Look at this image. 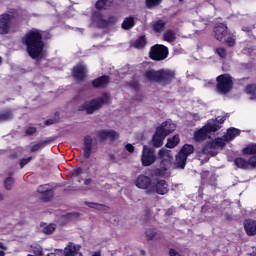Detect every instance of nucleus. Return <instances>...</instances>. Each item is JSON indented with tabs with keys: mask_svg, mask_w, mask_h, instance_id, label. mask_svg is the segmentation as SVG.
Returning <instances> with one entry per match:
<instances>
[{
	"mask_svg": "<svg viewBox=\"0 0 256 256\" xmlns=\"http://www.w3.org/2000/svg\"><path fill=\"white\" fill-rule=\"evenodd\" d=\"M193 153H195V147L191 144H184L179 151V154L186 157V159H189V156Z\"/></svg>",
	"mask_w": 256,
	"mask_h": 256,
	"instance_id": "23",
	"label": "nucleus"
},
{
	"mask_svg": "<svg viewBox=\"0 0 256 256\" xmlns=\"http://www.w3.org/2000/svg\"><path fill=\"white\" fill-rule=\"evenodd\" d=\"M249 165L252 169H256V155L251 156L249 159Z\"/></svg>",
	"mask_w": 256,
	"mask_h": 256,
	"instance_id": "50",
	"label": "nucleus"
},
{
	"mask_svg": "<svg viewBox=\"0 0 256 256\" xmlns=\"http://www.w3.org/2000/svg\"><path fill=\"white\" fill-rule=\"evenodd\" d=\"M55 229V224H48L43 228V233L45 235H53V233H55Z\"/></svg>",
	"mask_w": 256,
	"mask_h": 256,
	"instance_id": "39",
	"label": "nucleus"
},
{
	"mask_svg": "<svg viewBox=\"0 0 256 256\" xmlns=\"http://www.w3.org/2000/svg\"><path fill=\"white\" fill-rule=\"evenodd\" d=\"M22 43L31 59H43L45 51L43 30L37 28L28 30L22 38Z\"/></svg>",
	"mask_w": 256,
	"mask_h": 256,
	"instance_id": "1",
	"label": "nucleus"
},
{
	"mask_svg": "<svg viewBox=\"0 0 256 256\" xmlns=\"http://www.w3.org/2000/svg\"><path fill=\"white\" fill-rule=\"evenodd\" d=\"M179 143H181V138H179V134H176L167 139L165 147H167V149H175Z\"/></svg>",
	"mask_w": 256,
	"mask_h": 256,
	"instance_id": "27",
	"label": "nucleus"
},
{
	"mask_svg": "<svg viewBox=\"0 0 256 256\" xmlns=\"http://www.w3.org/2000/svg\"><path fill=\"white\" fill-rule=\"evenodd\" d=\"M72 77H74L78 83L85 81V79H87V66L82 63L76 64L72 68Z\"/></svg>",
	"mask_w": 256,
	"mask_h": 256,
	"instance_id": "10",
	"label": "nucleus"
},
{
	"mask_svg": "<svg viewBox=\"0 0 256 256\" xmlns=\"http://www.w3.org/2000/svg\"><path fill=\"white\" fill-rule=\"evenodd\" d=\"M26 135H35L37 133V128L33 126H29L25 130Z\"/></svg>",
	"mask_w": 256,
	"mask_h": 256,
	"instance_id": "47",
	"label": "nucleus"
},
{
	"mask_svg": "<svg viewBox=\"0 0 256 256\" xmlns=\"http://www.w3.org/2000/svg\"><path fill=\"white\" fill-rule=\"evenodd\" d=\"M0 256H5V251L0 250Z\"/></svg>",
	"mask_w": 256,
	"mask_h": 256,
	"instance_id": "62",
	"label": "nucleus"
},
{
	"mask_svg": "<svg viewBox=\"0 0 256 256\" xmlns=\"http://www.w3.org/2000/svg\"><path fill=\"white\" fill-rule=\"evenodd\" d=\"M216 123L218 125H223V123H225V117H217L216 118Z\"/></svg>",
	"mask_w": 256,
	"mask_h": 256,
	"instance_id": "56",
	"label": "nucleus"
},
{
	"mask_svg": "<svg viewBox=\"0 0 256 256\" xmlns=\"http://www.w3.org/2000/svg\"><path fill=\"white\" fill-rule=\"evenodd\" d=\"M110 83H111V76L102 75L92 80L91 85L92 87H94V89H107Z\"/></svg>",
	"mask_w": 256,
	"mask_h": 256,
	"instance_id": "14",
	"label": "nucleus"
},
{
	"mask_svg": "<svg viewBox=\"0 0 256 256\" xmlns=\"http://www.w3.org/2000/svg\"><path fill=\"white\" fill-rule=\"evenodd\" d=\"M117 23V17L115 16H109L108 19L106 20V29L109 27V25H115Z\"/></svg>",
	"mask_w": 256,
	"mask_h": 256,
	"instance_id": "46",
	"label": "nucleus"
},
{
	"mask_svg": "<svg viewBox=\"0 0 256 256\" xmlns=\"http://www.w3.org/2000/svg\"><path fill=\"white\" fill-rule=\"evenodd\" d=\"M145 235L147 241H153V239H155V235H157V232H155V230L148 229L146 230Z\"/></svg>",
	"mask_w": 256,
	"mask_h": 256,
	"instance_id": "40",
	"label": "nucleus"
},
{
	"mask_svg": "<svg viewBox=\"0 0 256 256\" xmlns=\"http://www.w3.org/2000/svg\"><path fill=\"white\" fill-rule=\"evenodd\" d=\"M173 163V157L162 158L160 162V167L163 171H167Z\"/></svg>",
	"mask_w": 256,
	"mask_h": 256,
	"instance_id": "32",
	"label": "nucleus"
},
{
	"mask_svg": "<svg viewBox=\"0 0 256 256\" xmlns=\"http://www.w3.org/2000/svg\"><path fill=\"white\" fill-rule=\"evenodd\" d=\"M213 32L217 41H223L227 37V25L219 23L214 27Z\"/></svg>",
	"mask_w": 256,
	"mask_h": 256,
	"instance_id": "17",
	"label": "nucleus"
},
{
	"mask_svg": "<svg viewBox=\"0 0 256 256\" xmlns=\"http://www.w3.org/2000/svg\"><path fill=\"white\" fill-rule=\"evenodd\" d=\"M19 21V10L9 9L6 13L0 14V35H8L13 25Z\"/></svg>",
	"mask_w": 256,
	"mask_h": 256,
	"instance_id": "4",
	"label": "nucleus"
},
{
	"mask_svg": "<svg viewBox=\"0 0 256 256\" xmlns=\"http://www.w3.org/2000/svg\"><path fill=\"white\" fill-rule=\"evenodd\" d=\"M43 187H47L46 185H40L38 187V193H41V200L44 201V203H49V201H51V199H53L54 196V192L53 189H49V190H43Z\"/></svg>",
	"mask_w": 256,
	"mask_h": 256,
	"instance_id": "19",
	"label": "nucleus"
},
{
	"mask_svg": "<svg viewBox=\"0 0 256 256\" xmlns=\"http://www.w3.org/2000/svg\"><path fill=\"white\" fill-rule=\"evenodd\" d=\"M55 123H57V119L51 118V119H47V120L44 122V125H46L47 127H49V125H55Z\"/></svg>",
	"mask_w": 256,
	"mask_h": 256,
	"instance_id": "52",
	"label": "nucleus"
},
{
	"mask_svg": "<svg viewBox=\"0 0 256 256\" xmlns=\"http://www.w3.org/2000/svg\"><path fill=\"white\" fill-rule=\"evenodd\" d=\"M48 143H49V141H47V140H42V141L38 142L37 144L32 146L31 153H35L36 151H41V149H45V147Z\"/></svg>",
	"mask_w": 256,
	"mask_h": 256,
	"instance_id": "35",
	"label": "nucleus"
},
{
	"mask_svg": "<svg viewBox=\"0 0 256 256\" xmlns=\"http://www.w3.org/2000/svg\"><path fill=\"white\" fill-rule=\"evenodd\" d=\"M163 168H156L154 170V175H156V177H161V175H163Z\"/></svg>",
	"mask_w": 256,
	"mask_h": 256,
	"instance_id": "55",
	"label": "nucleus"
},
{
	"mask_svg": "<svg viewBox=\"0 0 256 256\" xmlns=\"http://www.w3.org/2000/svg\"><path fill=\"white\" fill-rule=\"evenodd\" d=\"M204 127L208 133H215L219 131V129H221V125H219L218 123H213V124L208 123L204 125Z\"/></svg>",
	"mask_w": 256,
	"mask_h": 256,
	"instance_id": "36",
	"label": "nucleus"
},
{
	"mask_svg": "<svg viewBox=\"0 0 256 256\" xmlns=\"http://www.w3.org/2000/svg\"><path fill=\"white\" fill-rule=\"evenodd\" d=\"M125 149H126V151H128V153L135 152V146H133V144H126Z\"/></svg>",
	"mask_w": 256,
	"mask_h": 256,
	"instance_id": "53",
	"label": "nucleus"
},
{
	"mask_svg": "<svg viewBox=\"0 0 256 256\" xmlns=\"http://www.w3.org/2000/svg\"><path fill=\"white\" fill-rule=\"evenodd\" d=\"M46 256H57L55 253H48Z\"/></svg>",
	"mask_w": 256,
	"mask_h": 256,
	"instance_id": "63",
	"label": "nucleus"
},
{
	"mask_svg": "<svg viewBox=\"0 0 256 256\" xmlns=\"http://www.w3.org/2000/svg\"><path fill=\"white\" fill-rule=\"evenodd\" d=\"M15 184V179H13V177L8 176L5 180H4V187L7 191H11V189H13V185Z\"/></svg>",
	"mask_w": 256,
	"mask_h": 256,
	"instance_id": "38",
	"label": "nucleus"
},
{
	"mask_svg": "<svg viewBox=\"0 0 256 256\" xmlns=\"http://www.w3.org/2000/svg\"><path fill=\"white\" fill-rule=\"evenodd\" d=\"M149 57L152 61H165L169 57V48L163 44L151 46Z\"/></svg>",
	"mask_w": 256,
	"mask_h": 256,
	"instance_id": "7",
	"label": "nucleus"
},
{
	"mask_svg": "<svg viewBox=\"0 0 256 256\" xmlns=\"http://www.w3.org/2000/svg\"><path fill=\"white\" fill-rule=\"evenodd\" d=\"M0 249L7 251V247L5 246V244H3V242H0Z\"/></svg>",
	"mask_w": 256,
	"mask_h": 256,
	"instance_id": "60",
	"label": "nucleus"
},
{
	"mask_svg": "<svg viewBox=\"0 0 256 256\" xmlns=\"http://www.w3.org/2000/svg\"><path fill=\"white\" fill-rule=\"evenodd\" d=\"M227 143L223 137L214 138L212 141L206 142L202 148L203 155H215V149H225Z\"/></svg>",
	"mask_w": 256,
	"mask_h": 256,
	"instance_id": "8",
	"label": "nucleus"
},
{
	"mask_svg": "<svg viewBox=\"0 0 256 256\" xmlns=\"http://www.w3.org/2000/svg\"><path fill=\"white\" fill-rule=\"evenodd\" d=\"M105 103H109V96L103 95L96 99H92L89 102H86L79 106V111H86L88 115H93V112L99 111Z\"/></svg>",
	"mask_w": 256,
	"mask_h": 256,
	"instance_id": "6",
	"label": "nucleus"
},
{
	"mask_svg": "<svg viewBox=\"0 0 256 256\" xmlns=\"http://www.w3.org/2000/svg\"><path fill=\"white\" fill-rule=\"evenodd\" d=\"M109 159L112 163H117V157L114 154H109Z\"/></svg>",
	"mask_w": 256,
	"mask_h": 256,
	"instance_id": "57",
	"label": "nucleus"
},
{
	"mask_svg": "<svg viewBox=\"0 0 256 256\" xmlns=\"http://www.w3.org/2000/svg\"><path fill=\"white\" fill-rule=\"evenodd\" d=\"M233 78L231 75L224 73L216 77V91L220 95H228L233 91Z\"/></svg>",
	"mask_w": 256,
	"mask_h": 256,
	"instance_id": "5",
	"label": "nucleus"
},
{
	"mask_svg": "<svg viewBox=\"0 0 256 256\" xmlns=\"http://www.w3.org/2000/svg\"><path fill=\"white\" fill-rule=\"evenodd\" d=\"M153 183V180H151V177L146 176V175H139L135 181L136 187L138 189H151V185Z\"/></svg>",
	"mask_w": 256,
	"mask_h": 256,
	"instance_id": "15",
	"label": "nucleus"
},
{
	"mask_svg": "<svg viewBox=\"0 0 256 256\" xmlns=\"http://www.w3.org/2000/svg\"><path fill=\"white\" fill-rule=\"evenodd\" d=\"M163 39L167 43H175L177 41V32L175 30H167L163 34Z\"/></svg>",
	"mask_w": 256,
	"mask_h": 256,
	"instance_id": "28",
	"label": "nucleus"
},
{
	"mask_svg": "<svg viewBox=\"0 0 256 256\" xmlns=\"http://www.w3.org/2000/svg\"><path fill=\"white\" fill-rule=\"evenodd\" d=\"M33 159L32 156L28 157V158H23L20 160V169H23V167H25V165H28V163H31V160Z\"/></svg>",
	"mask_w": 256,
	"mask_h": 256,
	"instance_id": "45",
	"label": "nucleus"
},
{
	"mask_svg": "<svg viewBox=\"0 0 256 256\" xmlns=\"http://www.w3.org/2000/svg\"><path fill=\"white\" fill-rule=\"evenodd\" d=\"M3 199H5V196L2 193H0V201H3Z\"/></svg>",
	"mask_w": 256,
	"mask_h": 256,
	"instance_id": "61",
	"label": "nucleus"
},
{
	"mask_svg": "<svg viewBox=\"0 0 256 256\" xmlns=\"http://www.w3.org/2000/svg\"><path fill=\"white\" fill-rule=\"evenodd\" d=\"M79 175H83V168L82 167L75 168L72 171V177H79Z\"/></svg>",
	"mask_w": 256,
	"mask_h": 256,
	"instance_id": "48",
	"label": "nucleus"
},
{
	"mask_svg": "<svg viewBox=\"0 0 256 256\" xmlns=\"http://www.w3.org/2000/svg\"><path fill=\"white\" fill-rule=\"evenodd\" d=\"M234 165H236V167H238V169H244V170H247L250 167L249 160H245V158H243V157L235 158Z\"/></svg>",
	"mask_w": 256,
	"mask_h": 256,
	"instance_id": "31",
	"label": "nucleus"
},
{
	"mask_svg": "<svg viewBox=\"0 0 256 256\" xmlns=\"http://www.w3.org/2000/svg\"><path fill=\"white\" fill-rule=\"evenodd\" d=\"M91 151H93V137L86 135L84 137V157L89 159L91 157Z\"/></svg>",
	"mask_w": 256,
	"mask_h": 256,
	"instance_id": "18",
	"label": "nucleus"
},
{
	"mask_svg": "<svg viewBox=\"0 0 256 256\" xmlns=\"http://www.w3.org/2000/svg\"><path fill=\"white\" fill-rule=\"evenodd\" d=\"M157 161V156L155 155V149L149 148V146L144 145L141 155V163L143 167H151L153 163Z\"/></svg>",
	"mask_w": 256,
	"mask_h": 256,
	"instance_id": "9",
	"label": "nucleus"
},
{
	"mask_svg": "<svg viewBox=\"0 0 256 256\" xmlns=\"http://www.w3.org/2000/svg\"><path fill=\"white\" fill-rule=\"evenodd\" d=\"M97 137H98L100 143L107 141V139H111L112 141H115V140L119 139V133L113 129L100 130L97 132Z\"/></svg>",
	"mask_w": 256,
	"mask_h": 256,
	"instance_id": "13",
	"label": "nucleus"
},
{
	"mask_svg": "<svg viewBox=\"0 0 256 256\" xmlns=\"http://www.w3.org/2000/svg\"><path fill=\"white\" fill-rule=\"evenodd\" d=\"M42 191H49V189H47V186H46L42 188Z\"/></svg>",
	"mask_w": 256,
	"mask_h": 256,
	"instance_id": "64",
	"label": "nucleus"
},
{
	"mask_svg": "<svg viewBox=\"0 0 256 256\" xmlns=\"http://www.w3.org/2000/svg\"><path fill=\"white\" fill-rule=\"evenodd\" d=\"M244 231L248 237H255L256 235V220L248 218L243 222Z\"/></svg>",
	"mask_w": 256,
	"mask_h": 256,
	"instance_id": "16",
	"label": "nucleus"
},
{
	"mask_svg": "<svg viewBox=\"0 0 256 256\" xmlns=\"http://www.w3.org/2000/svg\"><path fill=\"white\" fill-rule=\"evenodd\" d=\"M11 119H13V112H11V110L0 112V123L11 121Z\"/></svg>",
	"mask_w": 256,
	"mask_h": 256,
	"instance_id": "34",
	"label": "nucleus"
},
{
	"mask_svg": "<svg viewBox=\"0 0 256 256\" xmlns=\"http://www.w3.org/2000/svg\"><path fill=\"white\" fill-rule=\"evenodd\" d=\"M239 135H241V131L239 129L229 128L226 134L222 136V139L225 143H229V141H233V139H235V137H239Z\"/></svg>",
	"mask_w": 256,
	"mask_h": 256,
	"instance_id": "21",
	"label": "nucleus"
},
{
	"mask_svg": "<svg viewBox=\"0 0 256 256\" xmlns=\"http://www.w3.org/2000/svg\"><path fill=\"white\" fill-rule=\"evenodd\" d=\"M92 19L94 23H96L98 29H107V20L103 18V14L101 12H95L92 15Z\"/></svg>",
	"mask_w": 256,
	"mask_h": 256,
	"instance_id": "20",
	"label": "nucleus"
},
{
	"mask_svg": "<svg viewBox=\"0 0 256 256\" xmlns=\"http://www.w3.org/2000/svg\"><path fill=\"white\" fill-rule=\"evenodd\" d=\"M167 23H165V20H156L152 23V30L154 33H162V31H165Z\"/></svg>",
	"mask_w": 256,
	"mask_h": 256,
	"instance_id": "26",
	"label": "nucleus"
},
{
	"mask_svg": "<svg viewBox=\"0 0 256 256\" xmlns=\"http://www.w3.org/2000/svg\"><path fill=\"white\" fill-rule=\"evenodd\" d=\"M113 5V0H98L95 3V8L98 11H102V9L107 10L109 7Z\"/></svg>",
	"mask_w": 256,
	"mask_h": 256,
	"instance_id": "29",
	"label": "nucleus"
},
{
	"mask_svg": "<svg viewBox=\"0 0 256 256\" xmlns=\"http://www.w3.org/2000/svg\"><path fill=\"white\" fill-rule=\"evenodd\" d=\"M133 27H135V17L133 16L126 17L121 24V28L124 31H130Z\"/></svg>",
	"mask_w": 256,
	"mask_h": 256,
	"instance_id": "25",
	"label": "nucleus"
},
{
	"mask_svg": "<svg viewBox=\"0 0 256 256\" xmlns=\"http://www.w3.org/2000/svg\"><path fill=\"white\" fill-rule=\"evenodd\" d=\"M169 255L170 256H182L176 249H174V248H171L170 250H169Z\"/></svg>",
	"mask_w": 256,
	"mask_h": 256,
	"instance_id": "54",
	"label": "nucleus"
},
{
	"mask_svg": "<svg viewBox=\"0 0 256 256\" xmlns=\"http://www.w3.org/2000/svg\"><path fill=\"white\" fill-rule=\"evenodd\" d=\"M207 137H209V133L207 132L205 126L194 132V140L198 141L199 143H201V141H206Z\"/></svg>",
	"mask_w": 256,
	"mask_h": 256,
	"instance_id": "22",
	"label": "nucleus"
},
{
	"mask_svg": "<svg viewBox=\"0 0 256 256\" xmlns=\"http://www.w3.org/2000/svg\"><path fill=\"white\" fill-rule=\"evenodd\" d=\"M226 43H227L228 47H235V38L228 37L226 39Z\"/></svg>",
	"mask_w": 256,
	"mask_h": 256,
	"instance_id": "51",
	"label": "nucleus"
},
{
	"mask_svg": "<svg viewBox=\"0 0 256 256\" xmlns=\"http://www.w3.org/2000/svg\"><path fill=\"white\" fill-rule=\"evenodd\" d=\"M246 91L247 93H249L250 95H256V86L255 85H248L246 87Z\"/></svg>",
	"mask_w": 256,
	"mask_h": 256,
	"instance_id": "49",
	"label": "nucleus"
},
{
	"mask_svg": "<svg viewBox=\"0 0 256 256\" xmlns=\"http://www.w3.org/2000/svg\"><path fill=\"white\" fill-rule=\"evenodd\" d=\"M143 77L148 83H158L159 85L166 87V85H171V83L175 81L176 74L175 71L171 69L162 68L155 70L150 68L144 72Z\"/></svg>",
	"mask_w": 256,
	"mask_h": 256,
	"instance_id": "2",
	"label": "nucleus"
},
{
	"mask_svg": "<svg viewBox=\"0 0 256 256\" xmlns=\"http://www.w3.org/2000/svg\"><path fill=\"white\" fill-rule=\"evenodd\" d=\"M85 205L89 207L90 209H97L98 207H105L104 204L95 203V202H85Z\"/></svg>",
	"mask_w": 256,
	"mask_h": 256,
	"instance_id": "43",
	"label": "nucleus"
},
{
	"mask_svg": "<svg viewBox=\"0 0 256 256\" xmlns=\"http://www.w3.org/2000/svg\"><path fill=\"white\" fill-rule=\"evenodd\" d=\"M132 45L135 49H145L147 47V37L145 35L139 36Z\"/></svg>",
	"mask_w": 256,
	"mask_h": 256,
	"instance_id": "30",
	"label": "nucleus"
},
{
	"mask_svg": "<svg viewBox=\"0 0 256 256\" xmlns=\"http://www.w3.org/2000/svg\"><path fill=\"white\" fill-rule=\"evenodd\" d=\"M91 178L85 179L84 180V185H90L91 184Z\"/></svg>",
	"mask_w": 256,
	"mask_h": 256,
	"instance_id": "59",
	"label": "nucleus"
},
{
	"mask_svg": "<svg viewBox=\"0 0 256 256\" xmlns=\"http://www.w3.org/2000/svg\"><path fill=\"white\" fill-rule=\"evenodd\" d=\"M216 53L221 57V59H225L227 57V50L225 48H217Z\"/></svg>",
	"mask_w": 256,
	"mask_h": 256,
	"instance_id": "44",
	"label": "nucleus"
},
{
	"mask_svg": "<svg viewBox=\"0 0 256 256\" xmlns=\"http://www.w3.org/2000/svg\"><path fill=\"white\" fill-rule=\"evenodd\" d=\"M59 253H62L64 256H83L81 253V245L74 244L73 242H69L64 250H56Z\"/></svg>",
	"mask_w": 256,
	"mask_h": 256,
	"instance_id": "11",
	"label": "nucleus"
},
{
	"mask_svg": "<svg viewBox=\"0 0 256 256\" xmlns=\"http://www.w3.org/2000/svg\"><path fill=\"white\" fill-rule=\"evenodd\" d=\"M242 31H244L245 33H251V28L249 26H244L242 28Z\"/></svg>",
	"mask_w": 256,
	"mask_h": 256,
	"instance_id": "58",
	"label": "nucleus"
},
{
	"mask_svg": "<svg viewBox=\"0 0 256 256\" xmlns=\"http://www.w3.org/2000/svg\"><path fill=\"white\" fill-rule=\"evenodd\" d=\"M158 157L159 159H167L168 157H171V156L169 155V152L165 150V148H162L158 151Z\"/></svg>",
	"mask_w": 256,
	"mask_h": 256,
	"instance_id": "42",
	"label": "nucleus"
},
{
	"mask_svg": "<svg viewBox=\"0 0 256 256\" xmlns=\"http://www.w3.org/2000/svg\"><path fill=\"white\" fill-rule=\"evenodd\" d=\"M174 166L176 167V169H185V167L187 166V157L178 153L174 161Z\"/></svg>",
	"mask_w": 256,
	"mask_h": 256,
	"instance_id": "24",
	"label": "nucleus"
},
{
	"mask_svg": "<svg viewBox=\"0 0 256 256\" xmlns=\"http://www.w3.org/2000/svg\"><path fill=\"white\" fill-rule=\"evenodd\" d=\"M128 87H131L132 89H134V91H139V89H141V84H139L138 81H130L127 82Z\"/></svg>",
	"mask_w": 256,
	"mask_h": 256,
	"instance_id": "41",
	"label": "nucleus"
},
{
	"mask_svg": "<svg viewBox=\"0 0 256 256\" xmlns=\"http://www.w3.org/2000/svg\"><path fill=\"white\" fill-rule=\"evenodd\" d=\"M177 129V125L173 123V120L167 119L162 122L158 127H156L155 132L152 136V145L156 149L159 147H163V141H165V137L171 135Z\"/></svg>",
	"mask_w": 256,
	"mask_h": 256,
	"instance_id": "3",
	"label": "nucleus"
},
{
	"mask_svg": "<svg viewBox=\"0 0 256 256\" xmlns=\"http://www.w3.org/2000/svg\"><path fill=\"white\" fill-rule=\"evenodd\" d=\"M163 3V0H145V6L147 9H153V7H159Z\"/></svg>",
	"mask_w": 256,
	"mask_h": 256,
	"instance_id": "37",
	"label": "nucleus"
},
{
	"mask_svg": "<svg viewBox=\"0 0 256 256\" xmlns=\"http://www.w3.org/2000/svg\"><path fill=\"white\" fill-rule=\"evenodd\" d=\"M242 153L244 155H256V143L248 144L243 148Z\"/></svg>",
	"mask_w": 256,
	"mask_h": 256,
	"instance_id": "33",
	"label": "nucleus"
},
{
	"mask_svg": "<svg viewBox=\"0 0 256 256\" xmlns=\"http://www.w3.org/2000/svg\"><path fill=\"white\" fill-rule=\"evenodd\" d=\"M148 193H157L158 195H167L169 193V184L165 180H158L148 189Z\"/></svg>",
	"mask_w": 256,
	"mask_h": 256,
	"instance_id": "12",
	"label": "nucleus"
}]
</instances>
